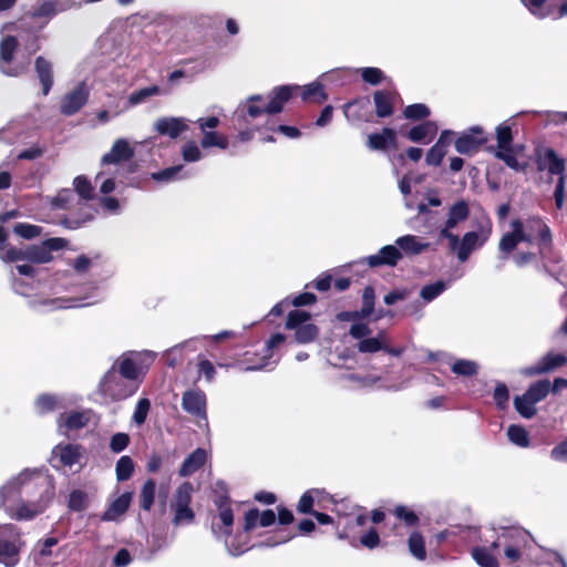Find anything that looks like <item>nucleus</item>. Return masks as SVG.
Instances as JSON below:
<instances>
[{"mask_svg": "<svg viewBox=\"0 0 567 567\" xmlns=\"http://www.w3.org/2000/svg\"><path fill=\"white\" fill-rule=\"evenodd\" d=\"M300 90L298 85L275 86L268 94V101L261 94H254L247 97L245 105L240 109L245 116L257 118L262 114H278L285 105Z\"/></svg>", "mask_w": 567, "mask_h": 567, "instance_id": "nucleus-1", "label": "nucleus"}, {"mask_svg": "<svg viewBox=\"0 0 567 567\" xmlns=\"http://www.w3.org/2000/svg\"><path fill=\"white\" fill-rule=\"evenodd\" d=\"M522 230L525 237L524 243L537 246L539 258L544 264L560 261V256L554 250L551 229L543 217L529 216L522 219Z\"/></svg>", "mask_w": 567, "mask_h": 567, "instance_id": "nucleus-2", "label": "nucleus"}, {"mask_svg": "<svg viewBox=\"0 0 567 567\" xmlns=\"http://www.w3.org/2000/svg\"><path fill=\"white\" fill-rule=\"evenodd\" d=\"M534 161L538 172L547 171L550 175H558L554 192V199L557 209H561L565 199V159L559 157L551 147L537 145L534 148Z\"/></svg>", "mask_w": 567, "mask_h": 567, "instance_id": "nucleus-3", "label": "nucleus"}, {"mask_svg": "<svg viewBox=\"0 0 567 567\" xmlns=\"http://www.w3.org/2000/svg\"><path fill=\"white\" fill-rule=\"evenodd\" d=\"M193 493L194 487L190 482H184L177 487L172 503V509L174 512L172 519L173 525L178 526L194 522L195 513L190 507Z\"/></svg>", "mask_w": 567, "mask_h": 567, "instance_id": "nucleus-4", "label": "nucleus"}, {"mask_svg": "<svg viewBox=\"0 0 567 567\" xmlns=\"http://www.w3.org/2000/svg\"><path fill=\"white\" fill-rule=\"evenodd\" d=\"M101 391L113 401H122L133 395L138 384L117 375L116 371L110 370L101 381Z\"/></svg>", "mask_w": 567, "mask_h": 567, "instance_id": "nucleus-5", "label": "nucleus"}, {"mask_svg": "<svg viewBox=\"0 0 567 567\" xmlns=\"http://www.w3.org/2000/svg\"><path fill=\"white\" fill-rule=\"evenodd\" d=\"M10 537H0V564L6 567H16L20 561V553L24 543L21 540L20 532L13 524L4 525Z\"/></svg>", "mask_w": 567, "mask_h": 567, "instance_id": "nucleus-6", "label": "nucleus"}, {"mask_svg": "<svg viewBox=\"0 0 567 567\" xmlns=\"http://www.w3.org/2000/svg\"><path fill=\"white\" fill-rule=\"evenodd\" d=\"M218 514L217 518L220 520V525L215 522L212 523V532L217 537H229L233 533L234 525V512L231 508V498L228 494L218 495L214 499Z\"/></svg>", "mask_w": 567, "mask_h": 567, "instance_id": "nucleus-7", "label": "nucleus"}, {"mask_svg": "<svg viewBox=\"0 0 567 567\" xmlns=\"http://www.w3.org/2000/svg\"><path fill=\"white\" fill-rule=\"evenodd\" d=\"M52 495L42 494L39 499L34 502L20 501L14 506L7 508V514L14 520H31L42 514L51 502Z\"/></svg>", "mask_w": 567, "mask_h": 567, "instance_id": "nucleus-8", "label": "nucleus"}, {"mask_svg": "<svg viewBox=\"0 0 567 567\" xmlns=\"http://www.w3.org/2000/svg\"><path fill=\"white\" fill-rule=\"evenodd\" d=\"M68 246V240L61 237H53L41 241L39 245H31L25 248L27 260L34 264H47L53 259L52 251H58Z\"/></svg>", "mask_w": 567, "mask_h": 567, "instance_id": "nucleus-9", "label": "nucleus"}, {"mask_svg": "<svg viewBox=\"0 0 567 567\" xmlns=\"http://www.w3.org/2000/svg\"><path fill=\"white\" fill-rule=\"evenodd\" d=\"M487 141L488 138L483 127L475 125L457 136L454 141V147L460 154L472 155L477 153Z\"/></svg>", "mask_w": 567, "mask_h": 567, "instance_id": "nucleus-10", "label": "nucleus"}, {"mask_svg": "<svg viewBox=\"0 0 567 567\" xmlns=\"http://www.w3.org/2000/svg\"><path fill=\"white\" fill-rule=\"evenodd\" d=\"M19 48V41L14 35H7L0 42V70L8 76L21 75L24 66H12L14 54Z\"/></svg>", "mask_w": 567, "mask_h": 567, "instance_id": "nucleus-11", "label": "nucleus"}, {"mask_svg": "<svg viewBox=\"0 0 567 567\" xmlns=\"http://www.w3.org/2000/svg\"><path fill=\"white\" fill-rule=\"evenodd\" d=\"M89 90L84 83H80L71 92L66 93L60 103V112L65 116L78 113L89 101Z\"/></svg>", "mask_w": 567, "mask_h": 567, "instance_id": "nucleus-12", "label": "nucleus"}, {"mask_svg": "<svg viewBox=\"0 0 567 567\" xmlns=\"http://www.w3.org/2000/svg\"><path fill=\"white\" fill-rule=\"evenodd\" d=\"M567 363V357L563 353L548 352L534 365L526 367L522 373L526 377H535L553 372Z\"/></svg>", "mask_w": 567, "mask_h": 567, "instance_id": "nucleus-13", "label": "nucleus"}, {"mask_svg": "<svg viewBox=\"0 0 567 567\" xmlns=\"http://www.w3.org/2000/svg\"><path fill=\"white\" fill-rule=\"evenodd\" d=\"M369 96H361L347 102L343 105V114L348 121L371 122L373 114L370 110Z\"/></svg>", "mask_w": 567, "mask_h": 567, "instance_id": "nucleus-14", "label": "nucleus"}, {"mask_svg": "<svg viewBox=\"0 0 567 567\" xmlns=\"http://www.w3.org/2000/svg\"><path fill=\"white\" fill-rule=\"evenodd\" d=\"M182 408L196 417L207 419L206 395L202 390L185 391L182 398Z\"/></svg>", "mask_w": 567, "mask_h": 567, "instance_id": "nucleus-15", "label": "nucleus"}, {"mask_svg": "<svg viewBox=\"0 0 567 567\" xmlns=\"http://www.w3.org/2000/svg\"><path fill=\"white\" fill-rule=\"evenodd\" d=\"M512 230L505 233L499 243L498 249L507 258L512 255L520 243H524V233L522 230V219L515 218L511 221Z\"/></svg>", "mask_w": 567, "mask_h": 567, "instance_id": "nucleus-16", "label": "nucleus"}, {"mask_svg": "<svg viewBox=\"0 0 567 567\" xmlns=\"http://www.w3.org/2000/svg\"><path fill=\"white\" fill-rule=\"evenodd\" d=\"M399 93L395 90H377L373 92L375 115L380 118L390 117L395 111V99Z\"/></svg>", "mask_w": 567, "mask_h": 567, "instance_id": "nucleus-17", "label": "nucleus"}, {"mask_svg": "<svg viewBox=\"0 0 567 567\" xmlns=\"http://www.w3.org/2000/svg\"><path fill=\"white\" fill-rule=\"evenodd\" d=\"M402 259V252L396 247V245H386L383 246L378 254L368 256L365 258L367 265L371 268L389 266L395 267L398 262Z\"/></svg>", "mask_w": 567, "mask_h": 567, "instance_id": "nucleus-18", "label": "nucleus"}, {"mask_svg": "<svg viewBox=\"0 0 567 567\" xmlns=\"http://www.w3.org/2000/svg\"><path fill=\"white\" fill-rule=\"evenodd\" d=\"M367 146L372 151L385 152L398 147V136L394 128L383 127L380 133H371L367 138Z\"/></svg>", "mask_w": 567, "mask_h": 567, "instance_id": "nucleus-19", "label": "nucleus"}, {"mask_svg": "<svg viewBox=\"0 0 567 567\" xmlns=\"http://www.w3.org/2000/svg\"><path fill=\"white\" fill-rule=\"evenodd\" d=\"M285 340H286V336L282 333L272 334L269 338V340L266 342L265 354L259 357L256 361H251L249 359V355L251 354V352L246 351L244 354L245 361L251 362V364L247 365L245 368V370H260V369L265 368L268 364L270 358L272 357V350L275 348H277L278 346H280L282 342H285Z\"/></svg>", "mask_w": 567, "mask_h": 567, "instance_id": "nucleus-20", "label": "nucleus"}, {"mask_svg": "<svg viewBox=\"0 0 567 567\" xmlns=\"http://www.w3.org/2000/svg\"><path fill=\"white\" fill-rule=\"evenodd\" d=\"M133 493L125 492L116 497L107 508L102 513L101 520L103 522H115L123 516L130 508Z\"/></svg>", "mask_w": 567, "mask_h": 567, "instance_id": "nucleus-21", "label": "nucleus"}, {"mask_svg": "<svg viewBox=\"0 0 567 567\" xmlns=\"http://www.w3.org/2000/svg\"><path fill=\"white\" fill-rule=\"evenodd\" d=\"M134 156V150L124 138L114 142L111 151L103 155L101 162L103 165L118 164L128 161Z\"/></svg>", "mask_w": 567, "mask_h": 567, "instance_id": "nucleus-22", "label": "nucleus"}, {"mask_svg": "<svg viewBox=\"0 0 567 567\" xmlns=\"http://www.w3.org/2000/svg\"><path fill=\"white\" fill-rule=\"evenodd\" d=\"M155 130L159 135L177 138L188 130V125L179 117H161L155 123Z\"/></svg>", "mask_w": 567, "mask_h": 567, "instance_id": "nucleus-23", "label": "nucleus"}, {"mask_svg": "<svg viewBox=\"0 0 567 567\" xmlns=\"http://www.w3.org/2000/svg\"><path fill=\"white\" fill-rule=\"evenodd\" d=\"M83 447L79 444H58L52 453L59 458L61 466H73L80 462Z\"/></svg>", "mask_w": 567, "mask_h": 567, "instance_id": "nucleus-24", "label": "nucleus"}, {"mask_svg": "<svg viewBox=\"0 0 567 567\" xmlns=\"http://www.w3.org/2000/svg\"><path fill=\"white\" fill-rule=\"evenodd\" d=\"M34 70L42 86V94L47 96L54 83L52 63L40 55L34 61Z\"/></svg>", "mask_w": 567, "mask_h": 567, "instance_id": "nucleus-25", "label": "nucleus"}, {"mask_svg": "<svg viewBox=\"0 0 567 567\" xmlns=\"http://www.w3.org/2000/svg\"><path fill=\"white\" fill-rule=\"evenodd\" d=\"M207 461L206 451L197 447L182 463L178 474L181 477H187L200 470Z\"/></svg>", "mask_w": 567, "mask_h": 567, "instance_id": "nucleus-26", "label": "nucleus"}, {"mask_svg": "<svg viewBox=\"0 0 567 567\" xmlns=\"http://www.w3.org/2000/svg\"><path fill=\"white\" fill-rule=\"evenodd\" d=\"M437 133V125L433 121H423L414 125L406 134V137L413 143H427Z\"/></svg>", "mask_w": 567, "mask_h": 567, "instance_id": "nucleus-27", "label": "nucleus"}, {"mask_svg": "<svg viewBox=\"0 0 567 567\" xmlns=\"http://www.w3.org/2000/svg\"><path fill=\"white\" fill-rule=\"evenodd\" d=\"M395 245L401 250L402 256H416L430 247L429 243H421L414 235H404L396 238Z\"/></svg>", "mask_w": 567, "mask_h": 567, "instance_id": "nucleus-28", "label": "nucleus"}, {"mask_svg": "<svg viewBox=\"0 0 567 567\" xmlns=\"http://www.w3.org/2000/svg\"><path fill=\"white\" fill-rule=\"evenodd\" d=\"M488 234L483 237L481 243L480 236L476 231H467L464 234L458 249H457V258L461 262H464L468 259L471 252L475 249L476 246H482L487 240Z\"/></svg>", "mask_w": 567, "mask_h": 567, "instance_id": "nucleus-29", "label": "nucleus"}, {"mask_svg": "<svg viewBox=\"0 0 567 567\" xmlns=\"http://www.w3.org/2000/svg\"><path fill=\"white\" fill-rule=\"evenodd\" d=\"M522 150L523 146L518 145L513 147V151L501 150L495 153V157L503 161L509 168L514 169L515 172L526 173L529 168V162H519L516 157V155Z\"/></svg>", "mask_w": 567, "mask_h": 567, "instance_id": "nucleus-30", "label": "nucleus"}, {"mask_svg": "<svg viewBox=\"0 0 567 567\" xmlns=\"http://www.w3.org/2000/svg\"><path fill=\"white\" fill-rule=\"evenodd\" d=\"M117 375L125 378L134 383L140 384L143 375V369L132 358H123L118 363Z\"/></svg>", "mask_w": 567, "mask_h": 567, "instance_id": "nucleus-31", "label": "nucleus"}, {"mask_svg": "<svg viewBox=\"0 0 567 567\" xmlns=\"http://www.w3.org/2000/svg\"><path fill=\"white\" fill-rule=\"evenodd\" d=\"M21 501V486L17 482H9L0 488V507L7 513L9 506H14Z\"/></svg>", "mask_w": 567, "mask_h": 567, "instance_id": "nucleus-32", "label": "nucleus"}, {"mask_svg": "<svg viewBox=\"0 0 567 567\" xmlns=\"http://www.w3.org/2000/svg\"><path fill=\"white\" fill-rule=\"evenodd\" d=\"M501 537L507 545L524 550L528 545L529 534L523 528L511 527L505 528Z\"/></svg>", "mask_w": 567, "mask_h": 567, "instance_id": "nucleus-33", "label": "nucleus"}, {"mask_svg": "<svg viewBox=\"0 0 567 567\" xmlns=\"http://www.w3.org/2000/svg\"><path fill=\"white\" fill-rule=\"evenodd\" d=\"M90 417L85 412L72 411L65 417L62 414L59 419V425L68 431H78L87 425Z\"/></svg>", "mask_w": 567, "mask_h": 567, "instance_id": "nucleus-34", "label": "nucleus"}, {"mask_svg": "<svg viewBox=\"0 0 567 567\" xmlns=\"http://www.w3.org/2000/svg\"><path fill=\"white\" fill-rule=\"evenodd\" d=\"M516 412L524 419L530 420L537 414L536 403L525 392L513 400Z\"/></svg>", "mask_w": 567, "mask_h": 567, "instance_id": "nucleus-35", "label": "nucleus"}, {"mask_svg": "<svg viewBox=\"0 0 567 567\" xmlns=\"http://www.w3.org/2000/svg\"><path fill=\"white\" fill-rule=\"evenodd\" d=\"M410 554L417 560L426 559L425 540L421 532L413 530L408 538Z\"/></svg>", "mask_w": 567, "mask_h": 567, "instance_id": "nucleus-36", "label": "nucleus"}, {"mask_svg": "<svg viewBox=\"0 0 567 567\" xmlns=\"http://www.w3.org/2000/svg\"><path fill=\"white\" fill-rule=\"evenodd\" d=\"M155 493H156V482L153 478H148L144 482L142 485L140 495H138V502L140 507L143 511L150 512L154 501H155Z\"/></svg>", "mask_w": 567, "mask_h": 567, "instance_id": "nucleus-37", "label": "nucleus"}, {"mask_svg": "<svg viewBox=\"0 0 567 567\" xmlns=\"http://www.w3.org/2000/svg\"><path fill=\"white\" fill-rule=\"evenodd\" d=\"M301 99L303 102H315L321 104L328 99V95L324 92L323 84L320 82H312L303 87L301 92Z\"/></svg>", "mask_w": 567, "mask_h": 567, "instance_id": "nucleus-38", "label": "nucleus"}, {"mask_svg": "<svg viewBox=\"0 0 567 567\" xmlns=\"http://www.w3.org/2000/svg\"><path fill=\"white\" fill-rule=\"evenodd\" d=\"M384 340L385 333L381 331L375 337L362 339L355 348L360 353H375L384 349Z\"/></svg>", "mask_w": 567, "mask_h": 567, "instance_id": "nucleus-39", "label": "nucleus"}, {"mask_svg": "<svg viewBox=\"0 0 567 567\" xmlns=\"http://www.w3.org/2000/svg\"><path fill=\"white\" fill-rule=\"evenodd\" d=\"M471 555L480 567H499L497 558L487 547H473Z\"/></svg>", "mask_w": 567, "mask_h": 567, "instance_id": "nucleus-40", "label": "nucleus"}, {"mask_svg": "<svg viewBox=\"0 0 567 567\" xmlns=\"http://www.w3.org/2000/svg\"><path fill=\"white\" fill-rule=\"evenodd\" d=\"M135 471V463L128 455L121 456L115 465V475L118 482L128 481Z\"/></svg>", "mask_w": 567, "mask_h": 567, "instance_id": "nucleus-41", "label": "nucleus"}, {"mask_svg": "<svg viewBox=\"0 0 567 567\" xmlns=\"http://www.w3.org/2000/svg\"><path fill=\"white\" fill-rule=\"evenodd\" d=\"M319 336V328L315 323L307 322L306 324L295 330V341L299 344H307L313 342Z\"/></svg>", "mask_w": 567, "mask_h": 567, "instance_id": "nucleus-42", "label": "nucleus"}, {"mask_svg": "<svg viewBox=\"0 0 567 567\" xmlns=\"http://www.w3.org/2000/svg\"><path fill=\"white\" fill-rule=\"evenodd\" d=\"M550 392V381L547 379L538 380L532 383L525 393L533 400L535 403H539L543 401Z\"/></svg>", "mask_w": 567, "mask_h": 567, "instance_id": "nucleus-43", "label": "nucleus"}, {"mask_svg": "<svg viewBox=\"0 0 567 567\" xmlns=\"http://www.w3.org/2000/svg\"><path fill=\"white\" fill-rule=\"evenodd\" d=\"M507 436L513 444L519 447H528L530 445L528 432L522 425H509L507 429Z\"/></svg>", "mask_w": 567, "mask_h": 567, "instance_id": "nucleus-44", "label": "nucleus"}, {"mask_svg": "<svg viewBox=\"0 0 567 567\" xmlns=\"http://www.w3.org/2000/svg\"><path fill=\"white\" fill-rule=\"evenodd\" d=\"M200 145L203 148L218 147L221 150H226L229 145V142L227 136H225L224 134L210 131L203 133Z\"/></svg>", "mask_w": 567, "mask_h": 567, "instance_id": "nucleus-45", "label": "nucleus"}, {"mask_svg": "<svg viewBox=\"0 0 567 567\" xmlns=\"http://www.w3.org/2000/svg\"><path fill=\"white\" fill-rule=\"evenodd\" d=\"M89 495L82 489H73L69 495L68 507L71 512H83L89 507Z\"/></svg>", "mask_w": 567, "mask_h": 567, "instance_id": "nucleus-46", "label": "nucleus"}, {"mask_svg": "<svg viewBox=\"0 0 567 567\" xmlns=\"http://www.w3.org/2000/svg\"><path fill=\"white\" fill-rule=\"evenodd\" d=\"M310 318H311V315L308 311L300 310V309L291 310L288 312L285 328L288 330H296L297 328L309 322Z\"/></svg>", "mask_w": 567, "mask_h": 567, "instance_id": "nucleus-47", "label": "nucleus"}, {"mask_svg": "<svg viewBox=\"0 0 567 567\" xmlns=\"http://www.w3.org/2000/svg\"><path fill=\"white\" fill-rule=\"evenodd\" d=\"M451 371L456 375L473 377L477 374L478 365L475 361L457 359L452 365Z\"/></svg>", "mask_w": 567, "mask_h": 567, "instance_id": "nucleus-48", "label": "nucleus"}, {"mask_svg": "<svg viewBox=\"0 0 567 567\" xmlns=\"http://www.w3.org/2000/svg\"><path fill=\"white\" fill-rule=\"evenodd\" d=\"M319 489L317 488H312V489H308L299 498V502L297 504V512L299 514H305V515H311L316 512L313 509V505H315V495L319 494Z\"/></svg>", "mask_w": 567, "mask_h": 567, "instance_id": "nucleus-49", "label": "nucleus"}, {"mask_svg": "<svg viewBox=\"0 0 567 567\" xmlns=\"http://www.w3.org/2000/svg\"><path fill=\"white\" fill-rule=\"evenodd\" d=\"M431 114V111L427 105L423 103H414L411 105H408L403 110V116L411 121H424Z\"/></svg>", "mask_w": 567, "mask_h": 567, "instance_id": "nucleus-50", "label": "nucleus"}, {"mask_svg": "<svg viewBox=\"0 0 567 567\" xmlns=\"http://www.w3.org/2000/svg\"><path fill=\"white\" fill-rule=\"evenodd\" d=\"M496 140L498 151H513V132L512 127L505 124H501L496 128Z\"/></svg>", "mask_w": 567, "mask_h": 567, "instance_id": "nucleus-51", "label": "nucleus"}, {"mask_svg": "<svg viewBox=\"0 0 567 567\" xmlns=\"http://www.w3.org/2000/svg\"><path fill=\"white\" fill-rule=\"evenodd\" d=\"M296 534L287 532L285 529L278 530L272 535L266 537L262 542L257 544V547H275L277 545L285 544L292 538H295Z\"/></svg>", "mask_w": 567, "mask_h": 567, "instance_id": "nucleus-52", "label": "nucleus"}, {"mask_svg": "<svg viewBox=\"0 0 567 567\" xmlns=\"http://www.w3.org/2000/svg\"><path fill=\"white\" fill-rule=\"evenodd\" d=\"M393 514L400 520L404 522V524L408 527H414V526L419 525V522H420L419 516L416 515V513L414 511L410 509L405 505H398V506H395L394 509H393Z\"/></svg>", "mask_w": 567, "mask_h": 567, "instance_id": "nucleus-53", "label": "nucleus"}, {"mask_svg": "<svg viewBox=\"0 0 567 567\" xmlns=\"http://www.w3.org/2000/svg\"><path fill=\"white\" fill-rule=\"evenodd\" d=\"M360 74L362 80L370 85H379L386 79L384 72L381 69L374 66L360 69Z\"/></svg>", "mask_w": 567, "mask_h": 567, "instance_id": "nucleus-54", "label": "nucleus"}, {"mask_svg": "<svg viewBox=\"0 0 567 567\" xmlns=\"http://www.w3.org/2000/svg\"><path fill=\"white\" fill-rule=\"evenodd\" d=\"M493 400L498 410H506L509 402V390L503 382H498L493 392Z\"/></svg>", "mask_w": 567, "mask_h": 567, "instance_id": "nucleus-55", "label": "nucleus"}, {"mask_svg": "<svg viewBox=\"0 0 567 567\" xmlns=\"http://www.w3.org/2000/svg\"><path fill=\"white\" fill-rule=\"evenodd\" d=\"M159 93H161V89L158 85H151V86L142 87V89L136 90L131 93V95L128 96V102L132 105H137V104L144 102L147 97L157 95Z\"/></svg>", "mask_w": 567, "mask_h": 567, "instance_id": "nucleus-56", "label": "nucleus"}, {"mask_svg": "<svg viewBox=\"0 0 567 567\" xmlns=\"http://www.w3.org/2000/svg\"><path fill=\"white\" fill-rule=\"evenodd\" d=\"M58 405L56 396L49 393L40 394L35 400V408L40 414H47L55 410Z\"/></svg>", "mask_w": 567, "mask_h": 567, "instance_id": "nucleus-57", "label": "nucleus"}, {"mask_svg": "<svg viewBox=\"0 0 567 567\" xmlns=\"http://www.w3.org/2000/svg\"><path fill=\"white\" fill-rule=\"evenodd\" d=\"M374 289L371 286H367L362 293V308L359 310L361 317L368 318L374 310Z\"/></svg>", "mask_w": 567, "mask_h": 567, "instance_id": "nucleus-58", "label": "nucleus"}, {"mask_svg": "<svg viewBox=\"0 0 567 567\" xmlns=\"http://www.w3.org/2000/svg\"><path fill=\"white\" fill-rule=\"evenodd\" d=\"M73 184H74V188H75L76 193L80 195L81 198H83L85 200H90L93 198L94 193H93L92 184H91L90 179H87L85 176H83V175L76 176L74 178Z\"/></svg>", "mask_w": 567, "mask_h": 567, "instance_id": "nucleus-59", "label": "nucleus"}, {"mask_svg": "<svg viewBox=\"0 0 567 567\" xmlns=\"http://www.w3.org/2000/svg\"><path fill=\"white\" fill-rule=\"evenodd\" d=\"M446 288V285L444 281L439 280L434 284L425 285L421 291L420 296L423 300L426 302H430L434 300L436 297H439Z\"/></svg>", "mask_w": 567, "mask_h": 567, "instance_id": "nucleus-60", "label": "nucleus"}, {"mask_svg": "<svg viewBox=\"0 0 567 567\" xmlns=\"http://www.w3.org/2000/svg\"><path fill=\"white\" fill-rule=\"evenodd\" d=\"M197 372L198 375L206 379V381L212 382L216 374L215 365L210 360L205 358L204 355H198L197 358Z\"/></svg>", "mask_w": 567, "mask_h": 567, "instance_id": "nucleus-61", "label": "nucleus"}, {"mask_svg": "<svg viewBox=\"0 0 567 567\" xmlns=\"http://www.w3.org/2000/svg\"><path fill=\"white\" fill-rule=\"evenodd\" d=\"M42 228L37 225L27 223H18L13 227V231L24 239H32L41 234Z\"/></svg>", "mask_w": 567, "mask_h": 567, "instance_id": "nucleus-62", "label": "nucleus"}, {"mask_svg": "<svg viewBox=\"0 0 567 567\" xmlns=\"http://www.w3.org/2000/svg\"><path fill=\"white\" fill-rule=\"evenodd\" d=\"M150 410L151 401L147 398L140 399L133 413L134 423H136L137 425L144 424Z\"/></svg>", "mask_w": 567, "mask_h": 567, "instance_id": "nucleus-63", "label": "nucleus"}, {"mask_svg": "<svg viewBox=\"0 0 567 567\" xmlns=\"http://www.w3.org/2000/svg\"><path fill=\"white\" fill-rule=\"evenodd\" d=\"M131 439L127 433L117 432L110 440V450L113 453H121L130 445Z\"/></svg>", "mask_w": 567, "mask_h": 567, "instance_id": "nucleus-64", "label": "nucleus"}]
</instances>
